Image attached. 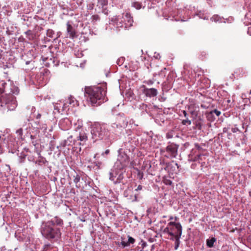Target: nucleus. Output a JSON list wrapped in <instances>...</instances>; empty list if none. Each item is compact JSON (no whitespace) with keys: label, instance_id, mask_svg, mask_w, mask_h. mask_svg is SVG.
<instances>
[{"label":"nucleus","instance_id":"37998d69","mask_svg":"<svg viewBox=\"0 0 251 251\" xmlns=\"http://www.w3.org/2000/svg\"><path fill=\"white\" fill-rule=\"evenodd\" d=\"M232 131L233 132H236V129L235 128H232Z\"/></svg>","mask_w":251,"mask_h":251},{"label":"nucleus","instance_id":"412c9836","mask_svg":"<svg viewBox=\"0 0 251 251\" xmlns=\"http://www.w3.org/2000/svg\"><path fill=\"white\" fill-rule=\"evenodd\" d=\"M128 239L127 243H128V245H129L130 244H133L135 243V240L132 237L128 236Z\"/></svg>","mask_w":251,"mask_h":251},{"label":"nucleus","instance_id":"4468645a","mask_svg":"<svg viewBox=\"0 0 251 251\" xmlns=\"http://www.w3.org/2000/svg\"><path fill=\"white\" fill-rule=\"evenodd\" d=\"M132 6L135 7L136 9H140L142 7V3L137 1L132 2Z\"/></svg>","mask_w":251,"mask_h":251},{"label":"nucleus","instance_id":"aec40b11","mask_svg":"<svg viewBox=\"0 0 251 251\" xmlns=\"http://www.w3.org/2000/svg\"><path fill=\"white\" fill-rule=\"evenodd\" d=\"M73 139V136H70L67 140L65 141V144L68 145H71L72 139Z\"/></svg>","mask_w":251,"mask_h":251},{"label":"nucleus","instance_id":"f257e3e1","mask_svg":"<svg viewBox=\"0 0 251 251\" xmlns=\"http://www.w3.org/2000/svg\"><path fill=\"white\" fill-rule=\"evenodd\" d=\"M106 84L91 86L85 89L90 101L94 105H99L108 100L106 97Z\"/></svg>","mask_w":251,"mask_h":251},{"label":"nucleus","instance_id":"a878e982","mask_svg":"<svg viewBox=\"0 0 251 251\" xmlns=\"http://www.w3.org/2000/svg\"><path fill=\"white\" fill-rule=\"evenodd\" d=\"M173 133L172 131L169 132L166 134V138L167 139L172 138H173Z\"/></svg>","mask_w":251,"mask_h":251},{"label":"nucleus","instance_id":"9b49d317","mask_svg":"<svg viewBox=\"0 0 251 251\" xmlns=\"http://www.w3.org/2000/svg\"><path fill=\"white\" fill-rule=\"evenodd\" d=\"M77 138L81 142H85L87 140V136L84 132L80 133Z\"/></svg>","mask_w":251,"mask_h":251},{"label":"nucleus","instance_id":"ea45409f","mask_svg":"<svg viewBox=\"0 0 251 251\" xmlns=\"http://www.w3.org/2000/svg\"><path fill=\"white\" fill-rule=\"evenodd\" d=\"M168 221H170V222L173 221H174V216H169V219Z\"/></svg>","mask_w":251,"mask_h":251},{"label":"nucleus","instance_id":"a211bd4d","mask_svg":"<svg viewBox=\"0 0 251 251\" xmlns=\"http://www.w3.org/2000/svg\"><path fill=\"white\" fill-rule=\"evenodd\" d=\"M182 124L183 125H190L191 124V121L188 119V118H186V119L183 120L182 121Z\"/></svg>","mask_w":251,"mask_h":251},{"label":"nucleus","instance_id":"4c0bfd02","mask_svg":"<svg viewBox=\"0 0 251 251\" xmlns=\"http://www.w3.org/2000/svg\"><path fill=\"white\" fill-rule=\"evenodd\" d=\"M50 246V244L45 245L44 247V250H47Z\"/></svg>","mask_w":251,"mask_h":251},{"label":"nucleus","instance_id":"c9c22d12","mask_svg":"<svg viewBox=\"0 0 251 251\" xmlns=\"http://www.w3.org/2000/svg\"><path fill=\"white\" fill-rule=\"evenodd\" d=\"M147 83L148 84H149V85H151V84H152L153 83V81L152 80H149L147 81Z\"/></svg>","mask_w":251,"mask_h":251},{"label":"nucleus","instance_id":"473e14b6","mask_svg":"<svg viewBox=\"0 0 251 251\" xmlns=\"http://www.w3.org/2000/svg\"><path fill=\"white\" fill-rule=\"evenodd\" d=\"M102 12L104 14L107 15L108 14V10L106 8H103L102 10Z\"/></svg>","mask_w":251,"mask_h":251},{"label":"nucleus","instance_id":"7c9ffc66","mask_svg":"<svg viewBox=\"0 0 251 251\" xmlns=\"http://www.w3.org/2000/svg\"><path fill=\"white\" fill-rule=\"evenodd\" d=\"M195 147L199 150V151H201L202 150V148L200 147V146L198 144H196L195 145Z\"/></svg>","mask_w":251,"mask_h":251},{"label":"nucleus","instance_id":"393cba45","mask_svg":"<svg viewBox=\"0 0 251 251\" xmlns=\"http://www.w3.org/2000/svg\"><path fill=\"white\" fill-rule=\"evenodd\" d=\"M211 111L213 114L214 113L215 114L217 117H219L221 115V112L220 111L218 110L217 109H214Z\"/></svg>","mask_w":251,"mask_h":251},{"label":"nucleus","instance_id":"c03bdc74","mask_svg":"<svg viewBox=\"0 0 251 251\" xmlns=\"http://www.w3.org/2000/svg\"><path fill=\"white\" fill-rule=\"evenodd\" d=\"M30 32V30H28L25 32L26 34H28L29 32Z\"/></svg>","mask_w":251,"mask_h":251},{"label":"nucleus","instance_id":"423d86ee","mask_svg":"<svg viewBox=\"0 0 251 251\" xmlns=\"http://www.w3.org/2000/svg\"><path fill=\"white\" fill-rule=\"evenodd\" d=\"M178 147V145L174 143H171L169 144L162 152L165 153L164 155L167 158H176L177 155Z\"/></svg>","mask_w":251,"mask_h":251},{"label":"nucleus","instance_id":"9d476101","mask_svg":"<svg viewBox=\"0 0 251 251\" xmlns=\"http://www.w3.org/2000/svg\"><path fill=\"white\" fill-rule=\"evenodd\" d=\"M48 222H51L53 226H62L63 224L62 220L57 217H54L53 219H51Z\"/></svg>","mask_w":251,"mask_h":251},{"label":"nucleus","instance_id":"a19ab883","mask_svg":"<svg viewBox=\"0 0 251 251\" xmlns=\"http://www.w3.org/2000/svg\"><path fill=\"white\" fill-rule=\"evenodd\" d=\"M41 117V115L40 114H38L36 116V119H40Z\"/></svg>","mask_w":251,"mask_h":251},{"label":"nucleus","instance_id":"79ce46f5","mask_svg":"<svg viewBox=\"0 0 251 251\" xmlns=\"http://www.w3.org/2000/svg\"><path fill=\"white\" fill-rule=\"evenodd\" d=\"M109 152V151L108 150H106L105 151V153L106 154H108Z\"/></svg>","mask_w":251,"mask_h":251},{"label":"nucleus","instance_id":"5701e85b","mask_svg":"<svg viewBox=\"0 0 251 251\" xmlns=\"http://www.w3.org/2000/svg\"><path fill=\"white\" fill-rule=\"evenodd\" d=\"M100 19L98 15H94L92 16V19L93 21H97L99 20Z\"/></svg>","mask_w":251,"mask_h":251},{"label":"nucleus","instance_id":"ddd939ff","mask_svg":"<svg viewBox=\"0 0 251 251\" xmlns=\"http://www.w3.org/2000/svg\"><path fill=\"white\" fill-rule=\"evenodd\" d=\"M107 0H98V5H99L100 6H101L102 8L104 6L107 5Z\"/></svg>","mask_w":251,"mask_h":251},{"label":"nucleus","instance_id":"dca6fc26","mask_svg":"<svg viewBox=\"0 0 251 251\" xmlns=\"http://www.w3.org/2000/svg\"><path fill=\"white\" fill-rule=\"evenodd\" d=\"M151 165L150 163H148V162L144 161L143 162V164L141 167V170H145L147 168L149 169L151 167Z\"/></svg>","mask_w":251,"mask_h":251},{"label":"nucleus","instance_id":"f8f14e48","mask_svg":"<svg viewBox=\"0 0 251 251\" xmlns=\"http://www.w3.org/2000/svg\"><path fill=\"white\" fill-rule=\"evenodd\" d=\"M216 241V239L214 237L211 238L210 239H208L206 241L207 246L209 248H212L213 247L214 243Z\"/></svg>","mask_w":251,"mask_h":251},{"label":"nucleus","instance_id":"c85d7f7f","mask_svg":"<svg viewBox=\"0 0 251 251\" xmlns=\"http://www.w3.org/2000/svg\"><path fill=\"white\" fill-rule=\"evenodd\" d=\"M16 133L18 134L20 136H21L23 134V129L22 128H20L16 131Z\"/></svg>","mask_w":251,"mask_h":251},{"label":"nucleus","instance_id":"7ed1b4c3","mask_svg":"<svg viewBox=\"0 0 251 251\" xmlns=\"http://www.w3.org/2000/svg\"><path fill=\"white\" fill-rule=\"evenodd\" d=\"M6 83L2 82L0 87V105L7 110H13L17 105L15 96L10 93L1 95L4 92H8L6 89Z\"/></svg>","mask_w":251,"mask_h":251},{"label":"nucleus","instance_id":"cd10ccee","mask_svg":"<svg viewBox=\"0 0 251 251\" xmlns=\"http://www.w3.org/2000/svg\"><path fill=\"white\" fill-rule=\"evenodd\" d=\"M14 89L15 90V91H11V92L13 93V94L17 95L19 93V89L18 88L13 87Z\"/></svg>","mask_w":251,"mask_h":251},{"label":"nucleus","instance_id":"2f4dec72","mask_svg":"<svg viewBox=\"0 0 251 251\" xmlns=\"http://www.w3.org/2000/svg\"><path fill=\"white\" fill-rule=\"evenodd\" d=\"M178 218L176 216L174 217V221H170V222H178Z\"/></svg>","mask_w":251,"mask_h":251},{"label":"nucleus","instance_id":"72a5a7b5","mask_svg":"<svg viewBox=\"0 0 251 251\" xmlns=\"http://www.w3.org/2000/svg\"><path fill=\"white\" fill-rule=\"evenodd\" d=\"M201 154H199L197 155V156L196 157V159L194 160V161H196L199 159H200L201 157Z\"/></svg>","mask_w":251,"mask_h":251},{"label":"nucleus","instance_id":"6ab92c4d","mask_svg":"<svg viewBox=\"0 0 251 251\" xmlns=\"http://www.w3.org/2000/svg\"><path fill=\"white\" fill-rule=\"evenodd\" d=\"M125 17L127 18L128 22L131 24V23L133 21V20L132 17H131L129 13H126L125 14Z\"/></svg>","mask_w":251,"mask_h":251},{"label":"nucleus","instance_id":"f704fd0d","mask_svg":"<svg viewBox=\"0 0 251 251\" xmlns=\"http://www.w3.org/2000/svg\"><path fill=\"white\" fill-rule=\"evenodd\" d=\"M142 189V186L139 185L138 186L137 188L135 189L136 191L141 190Z\"/></svg>","mask_w":251,"mask_h":251},{"label":"nucleus","instance_id":"2eb2a0df","mask_svg":"<svg viewBox=\"0 0 251 251\" xmlns=\"http://www.w3.org/2000/svg\"><path fill=\"white\" fill-rule=\"evenodd\" d=\"M206 117L208 120L210 121H213L215 119V118L214 117L213 113L212 112V111L208 112L207 114Z\"/></svg>","mask_w":251,"mask_h":251},{"label":"nucleus","instance_id":"20e7f679","mask_svg":"<svg viewBox=\"0 0 251 251\" xmlns=\"http://www.w3.org/2000/svg\"><path fill=\"white\" fill-rule=\"evenodd\" d=\"M40 231L43 236L48 240L58 238L61 236L60 229L56 226H53L51 222H43Z\"/></svg>","mask_w":251,"mask_h":251},{"label":"nucleus","instance_id":"e433bc0d","mask_svg":"<svg viewBox=\"0 0 251 251\" xmlns=\"http://www.w3.org/2000/svg\"><path fill=\"white\" fill-rule=\"evenodd\" d=\"M138 175V176H140V179H142L143 177V173H141L140 171H139Z\"/></svg>","mask_w":251,"mask_h":251},{"label":"nucleus","instance_id":"4be33fe9","mask_svg":"<svg viewBox=\"0 0 251 251\" xmlns=\"http://www.w3.org/2000/svg\"><path fill=\"white\" fill-rule=\"evenodd\" d=\"M163 182L166 185H171L172 184V181L168 179H164Z\"/></svg>","mask_w":251,"mask_h":251},{"label":"nucleus","instance_id":"58836bf2","mask_svg":"<svg viewBox=\"0 0 251 251\" xmlns=\"http://www.w3.org/2000/svg\"><path fill=\"white\" fill-rule=\"evenodd\" d=\"M182 112H183V115H184V117H185V118H188V117H187V113L186 111H185V110H183V111H182Z\"/></svg>","mask_w":251,"mask_h":251},{"label":"nucleus","instance_id":"39448f33","mask_svg":"<svg viewBox=\"0 0 251 251\" xmlns=\"http://www.w3.org/2000/svg\"><path fill=\"white\" fill-rule=\"evenodd\" d=\"M106 126L104 124H94L91 130L93 139L95 140L102 139L107 133Z\"/></svg>","mask_w":251,"mask_h":251},{"label":"nucleus","instance_id":"f3484780","mask_svg":"<svg viewBox=\"0 0 251 251\" xmlns=\"http://www.w3.org/2000/svg\"><path fill=\"white\" fill-rule=\"evenodd\" d=\"M54 34V32L53 30L49 29L47 31V35L50 38L53 37V35Z\"/></svg>","mask_w":251,"mask_h":251},{"label":"nucleus","instance_id":"b1692460","mask_svg":"<svg viewBox=\"0 0 251 251\" xmlns=\"http://www.w3.org/2000/svg\"><path fill=\"white\" fill-rule=\"evenodd\" d=\"M80 180V176L78 175H76L75 176V178L74 179V182L77 184Z\"/></svg>","mask_w":251,"mask_h":251},{"label":"nucleus","instance_id":"6e6552de","mask_svg":"<svg viewBox=\"0 0 251 251\" xmlns=\"http://www.w3.org/2000/svg\"><path fill=\"white\" fill-rule=\"evenodd\" d=\"M143 93L147 97H153L157 95V90L155 88H148L143 86Z\"/></svg>","mask_w":251,"mask_h":251},{"label":"nucleus","instance_id":"bb28decb","mask_svg":"<svg viewBox=\"0 0 251 251\" xmlns=\"http://www.w3.org/2000/svg\"><path fill=\"white\" fill-rule=\"evenodd\" d=\"M123 248H125L126 247H127V246H128V243L127 242H126L125 241H122L121 242V244H120Z\"/></svg>","mask_w":251,"mask_h":251},{"label":"nucleus","instance_id":"a18cd8bd","mask_svg":"<svg viewBox=\"0 0 251 251\" xmlns=\"http://www.w3.org/2000/svg\"><path fill=\"white\" fill-rule=\"evenodd\" d=\"M166 217H167L166 216H163V218H166Z\"/></svg>","mask_w":251,"mask_h":251},{"label":"nucleus","instance_id":"c756f323","mask_svg":"<svg viewBox=\"0 0 251 251\" xmlns=\"http://www.w3.org/2000/svg\"><path fill=\"white\" fill-rule=\"evenodd\" d=\"M147 246V244L146 242H143L142 244V250H141L140 251H148L147 250H144V249L145 248V247H146Z\"/></svg>","mask_w":251,"mask_h":251},{"label":"nucleus","instance_id":"49530a36","mask_svg":"<svg viewBox=\"0 0 251 251\" xmlns=\"http://www.w3.org/2000/svg\"><path fill=\"white\" fill-rule=\"evenodd\" d=\"M250 93L251 94V90Z\"/></svg>","mask_w":251,"mask_h":251},{"label":"nucleus","instance_id":"1a4fd4ad","mask_svg":"<svg viewBox=\"0 0 251 251\" xmlns=\"http://www.w3.org/2000/svg\"><path fill=\"white\" fill-rule=\"evenodd\" d=\"M67 31L70 38L74 39L76 37L75 30L69 22L67 23Z\"/></svg>","mask_w":251,"mask_h":251},{"label":"nucleus","instance_id":"0eeeda50","mask_svg":"<svg viewBox=\"0 0 251 251\" xmlns=\"http://www.w3.org/2000/svg\"><path fill=\"white\" fill-rule=\"evenodd\" d=\"M165 167L164 170L168 173H173L176 171V168H178L177 163H175L174 161L172 162L166 163L165 164Z\"/></svg>","mask_w":251,"mask_h":251},{"label":"nucleus","instance_id":"f03ea898","mask_svg":"<svg viewBox=\"0 0 251 251\" xmlns=\"http://www.w3.org/2000/svg\"><path fill=\"white\" fill-rule=\"evenodd\" d=\"M182 227L179 222H169L163 230V233L168 235V238L175 241V249L177 250L180 244Z\"/></svg>","mask_w":251,"mask_h":251}]
</instances>
